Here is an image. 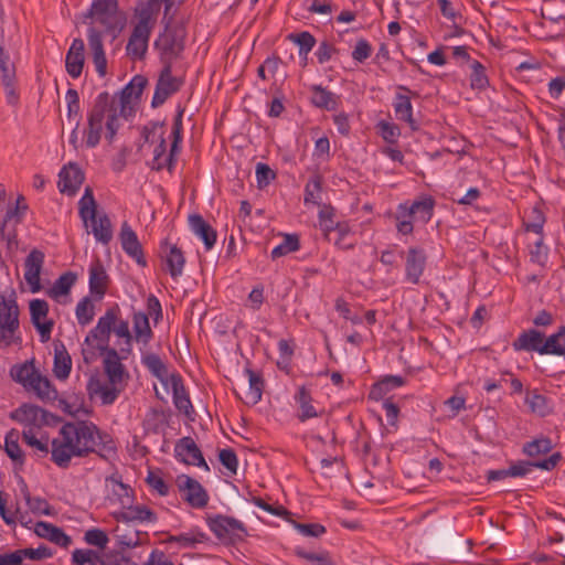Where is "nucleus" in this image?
Segmentation results:
<instances>
[{"mask_svg":"<svg viewBox=\"0 0 565 565\" xmlns=\"http://www.w3.org/2000/svg\"><path fill=\"white\" fill-rule=\"evenodd\" d=\"M89 19L87 30L88 46L93 63L100 77L107 74V58L104 51L103 39L111 35L116 39L126 23V15L119 10L118 0H93L90 8L84 13Z\"/></svg>","mask_w":565,"mask_h":565,"instance_id":"nucleus-1","label":"nucleus"},{"mask_svg":"<svg viewBox=\"0 0 565 565\" xmlns=\"http://www.w3.org/2000/svg\"><path fill=\"white\" fill-rule=\"evenodd\" d=\"M61 435H68L73 440L76 452L75 457H86L96 454L105 460L117 455V446L113 437L102 431L97 425L89 420L66 423L60 429Z\"/></svg>","mask_w":565,"mask_h":565,"instance_id":"nucleus-2","label":"nucleus"},{"mask_svg":"<svg viewBox=\"0 0 565 565\" xmlns=\"http://www.w3.org/2000/svg\"><path fill=\"white\" fill-rule=\"evenodd\" d=\"M120 309L118 305L108 308L104 316L98 319L94 329H92L85 339V342L90 344V340H96V349L100 354H105L104 370L109 380V383L115 385L122 381L125 374V366L122 365L121 358L116 349L110 348L109 335L113 326L118 321Z\"/></svg>","mask_w":565,"mask_h":565,"instance_id":"nucleus-3","label":"nucleus"},{"mask_svg":"<svg viewBox=\"0 0 565 565\" xmlns=\"http://www.w3.org/2000/svg\"><path fill=\"white\" fill-rule=\"evenodd\" d=\"M113 110L120 111V107L116 106L115 98L108 92L99 93L87 114V128L84 130V135L88 148H95L100 142L104 121L106 122Z\"/></svg>","mask_w":565,"mask_h":565,"instance_id":"nucleus-4","label":"nucleus"},{"mask_svg":"<svg viewBox=\"0 0 565 565\" xmlns=\"http://www.w3.org/2000/svg\"><path fill=\"white\" fill-rule=\"evenodd\" d=\"M186 29L182 22L167 24L153 46L159 52L162 66L173 67L174 61L182 57L185 49Z\"/></svg>","mask_w":565,"mask_h":565,"instance_id":"nucleus-5","label":"nucleus"},{"mask_svg":"<svg viewBox=\"0 0 565 565\" xmlns=\"http://www.w3.org/2000/svg\"><path fill=\"white\" fill-rule=\"evenodd\" d=\"M436 201L431 195H422L411 205L401 203L395 214L396 230L402 235H411L414 231L412 217H417L424 224L428 223L433 215Z\"/></svg>","mask_w":565,"mask_h":565,"instance_id":"nucleus-6","label":"nucleus"},{"mask_svg":"<svg viewBox=\"0 0 565 565\" xmlns=\"http://www.w3.org/2000/svg\"><path fill=\"white\" fill-rule=\"evenodd\" d=\"M159 6L157 0H151L139 12V22L135 25L126 46L127 55L134 60H142L146 55L152 28L151 14Z\"/></svg>","mask_w":565,"mask_h":565,"instance_id":"nucleus-7","label":"nucleus"},{"mask_svg":"<svg viewBox=\"0 0 565 565\" xmlns=\"http://www.w3.org/2000/svg\"><path fill=\"white\" fill-rule=\"evenodd\" d=\"M110 480L116 483L120 492H117L119 497L126 498V500L121 499L122 511L116 514L117 521L121 522H156L157 514L147 508L146 505H131L132 499L130 497L131 488L125 484L120 479L115 476L110 477Z\"/></svg>","mask_w":565,"mask_h":565,"instance_id":"nucleus-8","label":"nucleus"},{"mask_svg":"<svg viewBox=\"0 0 565 565\" xmlns=\"http://www.w3.org/2000/svg\"><path fill=\"white\" fill-rule=\"evenodd\" d=\"M206 522L209 529L223 542L235 543L237 541H244L247 536L245 525L235 518L216 514L209 516Z\"/></svg>","mask_w":565,"mask_h":565,"instance_id":"nucleus-9","label":"nucleus"},{"mask_svg":"<svg viewBox=\"0 0 565 565\" xmlns=\"http://www.w3.org/2000/svg\"><path fill=\"white\" fill-rule=\"evenodd\" d=\"M10 418L28 428H41L42 426L51 425L60 422V417L50 413L49 411L34 405L24 403L10 413Z\"/></svg>","mask_w":565,"mask_h":565,"instance_id":"nucleus-10","label":"nucleus"},{"mask_svg":"<svg viewBox=\"0 0 565 565\" xmlns=\"http://www.w3.org/2000/svg\"><path fill=\"white\" fill-rule=\"evenodd\" d=\"M172 68L173 67H170L169 65L162 66L151 100L152 108H158L163 105L171 95L179 92L183 86V78L173 76Z\"/></svg>","mask_w":565,"mask_h":565,"instance_id":"nucleus-11","label":"nucleus"},{"mask_svg":"<svg viewBox=\"0 0 565 565\" xmlns=\"http://www.w3.org/2000/svg\"><path fill=\"white\" fill-rule=\"evenodd\" d=\"M183 500L192 508L202 509L209 503V494L202 484L188 475H180L175 480Z\"/></svg>","mask_w":565,"mask_h":565,"instance_id":"nucleus-12","label":"nucleus"},{"mask_svg":"<svg viewBox=\"0 0 565 565\" xmlns=\"http://www.w3.org/2000/svg\"><path fill=\"white\" fill-rule=\"evenodd\" d=\"M174 456L178 460L185 465L198 466L205 471H210L201 449L198 447L192 437L186 436L179 439L174 446Z\"/></svg>","mask_w":565,"mask_h":565,"instance_id":"nucleus-13","label":"nucleus"},{"mask_svg":"<svg viewBox=\"0 0 565 565\" xmlns=\"http://www.w3.org/2000/svg\"><path fill=\"white\" fill-rule=\"evenodd\" d=\"M19 328V307L13 297L7 299L0 294V329L2 331V339L7 340V344L11 341L8 340V334H13Z\"/></svg>","mask_w":565,"mask_h":565,"instance_id":"nucleus-14","label":"nucleus"},{"mask_svg":"<svg viewBox=\"0 0 565 565\" xmlns=\"http://www.w3.org/2000/svg\"><path fill=\"white\" fill-rule=\"evenodd\" d=\"M31 322L40 334L41 342H46L51 338L54 327L52 320L42 321L49 315V303L43 299H33L29 303Z\"/></svg>","mask_w":565,"mask_h":565,"instance_id":"nucleus-15","label":"nucleus"},{"mask_svg":"<svg viewBox=\"0 0 565 565\" xmlns=\"http://www.w3.org/2000/svg\"><path fill=\"white\" fill-rule=\"evenodd\" d=\"M119 241L121 244V248L129 257L135 259L139 266H147V259L145 257L143 249L139 242V238L127 221L122 222L121 224L119 232Z\"/></svg>","mask_w":565,"mask_h":565,"instance_id":"nucleus-16","label":"nucleus"},{"mask_svg":"<svg viewBox=\"0 0 565 565\" xmlns=\"http://www.w3.org/2000/svg\"><path fill=\"white\" fill-rule=\"evenodd\" d=\"M426 263L427 255L424 248L416 246L409 247L406 252L405 259V279L413 285H418L424 274Z\"/></svg>","mask_w":565,"mask_h":565,"instance_id":"nucleus-17","label":"nucleus"},{"mask_svg":"<svg viewBox=\"0 0 565 565\" xmlns=\"http://www.w3.org/2000/svg\"><path fill=\"white\" fill-rule=\"evenodd\" d=\"M85 180V174L75 162L65 164L58 173L57 186L61 193L75 195Z\"/></svg>","mask_w":565,"mask_h":565,"instance_id":"nucleus-18","label":"nucleus"},{"mask_svg":"<svg viewBox=\"0 0 565 565\" xmlns=\"http://www.w3.org/2000/svg\"><path fill=\"white\" fill-rule=\"evenodd\" d=\"M28 209L29 206L25 203V198L20 194L17 198L15 206L7 210L3 221L0 223V239L7 241L9 246L12 243H17V230L12 228L7 231V224L12 218L15 220V224L21 223Z\"/></svg>","mask_w":565,"mask_h":565,"instance_id":"nucleus-19","label":"nucleus"},{"mask_svg":"<svg viewBox=\"0 0 565 565\" xmlns=\"http://www.w3.org/2000/svg\"><path fill=\"white\" fill-rule=\"evenodd\" d=\"M45 255L42 250L34 248L26 256L24 262V279L30 285L32 292H39L41 286V271L43 268Z\"/></svg>","mask_w":565,"mask_h":565,"instance_id":"nucleus-20","label":"nucleus"},{"mask_svg":"<svg viewBox=\"0 0 565 565\" xmlns=\"http://www.w3.org/2000/svg\"><path fill=\"white\" fill-rule=\"evenodd\" d=\"M62 439L52 440L51 460L60 468L70 467L72 457H75V446L68 435H61Z\"/></svg>","mask_w":565,"mask_h":565,"instance_id":"nucleus-21","label":"nucleus"},{"mask_svg":"<svg viewBox=\"0 0 565 565\" xmlns=\"http://www.w3.org/2000/svg\"><path fill=\"white\" fill-rule=\"evenodd\" d=\"M85 63V43L83 39L76 38L73 40L66 56L65 68L72 78H78L83 72Z\"/></svg>","mask_w":565,"mask_h":565,"instance_id":"nucleus-22","label":"nucleus"},{"mask_svg":"<svg viewBox=\"0 0 565 565\" xmlns=\"http://www.w3.org/2000/svg\"><path fill=\"white\" fill-rule=\"evenodd\" d=\"M170 384L172 387L173 404L179 412H182L186 417L192 419L194 408L191 403L189 393L183 384L182 376L179 373L170 375Z\"/></svg>","mask_w":565,"mask_h":565,"instance_id":"nucleus-23","label":"nucleus"},{"mask_svg":"<svg viewBox=\"0 0 565 565\" xmlns=\"http://www.w3.org/2000/svg\"><path fill=\"white\" fill-rule=\"evenodd\" d=\"M161 249L164 253L168 273L173 279H177L182 275L185 264L183 252L177 245L169 244L168 241L161 244Z\"/></svg>","mask_w":565,"mask_h":565,"instance_id":"nucleus-24","label":"nucleus"},{"mask_svg":"<svg viewBox=\"0 0 565 565\" xmlns=\"http://www.w3.org/2000/svg\"><path fill=\"white\" fill-rule=\"evenodd\" d=\"M298 405L297 418L299 422L305 423L311 418L318 417L323 413V409L318 411L313 405V399L310 391L306 386H299L294 396Z\"/></svg>","mask_w":565,"mask_h":565,"instance_id":"nucleus-25","label":"nucleus"},{"mask_svg":"<svg viewBox=\"0 0 565 565\" xmlns=\"http://www.w3.org/2000/svg\"><path fill=\"white\" fill-rule=\"evenodd\" d=\"M189 225L191 231L202 239L205 249L211 250L216 243V231L200 214L190 215Z\"/></svg>","mask_w":565,"mask_h":565,"instance_id":"nucleus-26","label":"nucleus"},{"mask_svg":"<svg viewBox=\"0 0 565 565\" xmlns=\"http://www.w3.org/2000/svg\"><path fill=\"white\" fill-rule=\"evenodd\" d=\"M86 390L89 398L99 395L103 405L114 404L120 393L119 390L115 387V385L102 383L99 377L96 375H92L88 379Z\"/></svg>","mask_w":565,"mask_h":565,"instance_id":"nucleus-27","label":"nucleus"},{"mask_svg":"<svg viewBox=\"0 0 565 565\" xmlns=\"http://www.w3.org/2000/svg\"><path fill=\"white\" fill-rule=\"evenodd\" d=\"M544 340V333L536 329H529L519 334V337L512 342L514 351H526L537 352L542 354V343Z\"/></svg>","mask_w":565,"mask_h":565,"instance_id":"nucleus-28","label":"nucleus"},{"mask_svg":"<svg viewBox=\"0 0 565 565\" xmlns=\"http://www.w3.org/2000/svg\"><path fill=\"white\" fill-rule=\"evenodd\" d=\"M108 275L99 258H96L89 267V290L90 294L103 298L108 286Z\"/></svg>","mask_w":565,"mask_h":565,"instance_id":"nucleus-29","label":"nucleus"},{"mask_svg":"<svg viewBox=\"0 0 565 565\" xmlns=\"http://www.w3.org/2000/svg\"><path fill=\"white\" fill-rule=\"evenodd\" d=\"M148 85V78L143 75H135L131 81L121 89L119 96L120 113H124L126 107L132 99H139L145 87Z\"/></svg>","mask_w":565,"mask_h":565,"instance_id":"nucleus-30","label":"nucleus"},{"mask_svg":"<svg viewBox=\"0 0 565 565\" xmlns=\"http://www.w3.org/2000/svg\"><path fill=\"white\" fill-rule=\"evenodd\" d=\"M34 533L43 539H46L58 546L66 547L71 544L72 540L65 532L51 523L39 521L35 523Z\"/></svg>","mask_w":565,"mask_h":565,"instance_id":"nucleus-31","label":"nucleus"},{"mask_svg":"<svg viewBox=\"0 0 565 565\" xmlns=\"http://www.w3.org/2000/svg\"><path fill=\"white\" fill-rule=\"evenodd\" d=\"M310 102L313 106L326 110H335L339 105L340 97L321 85H312L310 87Z\"/></svg>","mask_w":565,"mask_h":565,"instance_id":"nucleus-32","label":"nucleus"},{"mask_svg":"<svg viewBox=\"0 0 565 565\" xmlns=\"http://www.w3.org/2000/svg\"><path fill=\"white\" fill-rule=\"evenodd\" d=\"M405 384V377L401 375H385L374 383L370 390L369 398L374 401L382 399L390 391L401 387Z\"/></svg>","mask_w":565,"mask_h":565,"instance_id":"nucleus-33","label":"nucleus"},{"mask_svg":"<svg viewBox=\"0 0 565 565\" xmlns=\"http://www.w3.org/2000/svg\"><path fill=\"white\" fill-rule=\"evenodd\" d=\"M39 373L40 372L34 366L33 360L25 361L22 364H14L10 369L12 380L21 384L26 391L33 381H35V376H38Z\"/></svg>","mask_w":565,"mask_h":565,"instance_id":"nucleus-34","label":"nucleus"},{"mask_svg":"<svg viewBox=\"0 0 565 565\" xmlns=\"http://www.w3.org/2000/svg\"><path fill=\"white\" fill-rule=\"evenodd\" d=\"M19 437L17 429L13 428L8 431L4 438V451L15 466L22 468L25 462V455L19 445Z\"/></svg>","mask_w":565,"mask_h":565,"instance_id":"nucleus-35","label":"nucleus"},{"mask_svg":"<svg viewBox=\"0 0 565 565\" xmlns=\"http://www.w3.org/2000/svg\"><path fill=\"white\" fill-rule=\"evenodd\" d=\"M524 402L532 413L541 417H545L553 412L551 399L540 394L537 390L527 392Z\"/></svg>","mask_w":565,"mask_h":565,"instance_id":"nucleus-36","label":"nucleus"},{"mask_svg":"<svg viewBox=\"0 0 565 565\" xmlns=\"http://www.w3.org/2000/svg\"><path fill=\"white\" fill-rule=\"evenodd\" d=\"M393 106L399 120L407 122L412 130H418V125L413 118V106L409 96L396 94Z\"/></svg>","mask_w":565,"mask_h":565,"instance_id":"nucleus-37","label":"nucleus"},{"mask_svg":"<svg viewBox=\"0 0 565 565\" xmlns=\"http://www.w3.org/2000/svg\"><path fill=\"white\" fill-rule=\"evenodd\" d=\"M28 391L34 392L38 398L43 402H53L57 399V390L51 381L46 376L41 375V373L35 376V381H33Z\"/></svg>","mask_w":565,"mask_h":565,"instance_id":"nucleus-38","label":"nucleus"},{"mask_svg":"<svg viewBox=\"0 0 565 565\" xmlns=\"http://www.w3.org/2000/svg\"><path fill=\"white\" fill-rule=\"evenodd\" d=\"M287 40L298 45L299 56L303 62V66H306L308 63V54L317 43L316 38L308 31H301L289 33Z\"/></svg>","mask_w":565,"mask_h":565,"instance_id":"nucleus-39","label":"nucleus"},{"mask_svg":"<svg viewBox=\"0 0 565 565\" xmlns=\"http://www.w3.org/2000/svg\"><path fill=\"white\" fill-rule=\"evenodd\" d=\"M132 324L136 340L148 344L153 338L148 315L143 311H135L132 315Z\"/></svg>","mask_w":565,"mask_h":565,"instance_id":"nucleus-40","label":"nucleus"},{"mask_svg":"<svg viewBox=\"0 0 565 565\" xmlns=\"http://www.w3.org/2000/svg\"><path fill=\"white\" fill-rule=\"evenodd\" d=\"M245 373L248 376L249 383L245 403L247 405H256L262 399L265 381L260 373H256L249 367L245 369Z\"/></svg>","mask_w":565,"mask_h":565,"instance_id":"nucleus-41","label":"nucleus"},{"mask_svg":"<svg viewBox=\"0 0 565 565\" xmlns=\"http://www.w3.org/2000/svg\"><path fill=\"white\" fill-rule=\"evenodd\" d=\"M142 364L148 369V371L157 377L161 383L167 384L168 380L170 381V376L168 374V369L161 358L156 353H147L141 358Z\"/></svg>","mask_w":565,"mask_h":565,"instance_id":"nucleus-42","label":"nucleus"},{"mask_svg":"<svg viewBox=\"0 0 565 565\" xmlns=\"http://www.w3.org/2000/svg\"><path fill=\"white\" fill-rule=\"evenodd\" d=\"M542 354L565 355V326L543 340Z\"/></svg>","mask_w":565,"mask_h":565,"instance_id":"nucleus-43","label":"nucleus"},{"mask_svg":"<svg viewBox=\"0 0 565 565\" xmlns=\"http://www.w3.org/2000/svg\"><path fill=\"white\" fill-rule=\"evenodd\" d=\"M72 370V359L63 344L55 348L53 372L56 379L66 380Z\"/></svg>","mask_w":565,"mask_h":565,"instance_id":"nucleus-44","label":"nucleus"},{"mask_svg":"<svg viewBox=\"0 0 565 565\" xmlns=\"http://www.w3.org/2000/svg\"><path fill=\"white\" fill-rule=\"evenodd\" d=\"M76 280L77 275L73 271L62 274L47 290L49 297L56 299L60 296L68 295Z\"/></svg>","mask_w":565,"mask_h":565,"instance_id":"nucleus-45","label":"nucleus"},{"mask_svg":"<svg viewBox=\"0 0 565 565\" xmlns=\"http://www.w3.org/2000/svg\"><path fill=\"white\" fill-rule=\"evenodd\" d=\"M90 222H92V232H93L95 238L98 242L107 245L113 238V228H111L110 218L106 214H103L98 217L96 215L95 220L90 221Z\"/></svg>","mask_w":565,"mask_h":565,"instance_id":"nucleus-46","label":"nucleus"},{"mask_svg":"<svg viewBox=\"0 0 565 565\" xmlns=\"http://www.w3.org/2000/svg\"><path fill=\"white\" fill-rule=\"evenodd\" d=\"M79 216L85 224L88 221H94L97 214V204L90 186H86L84 195L78 202Z\"/></svg>","mask_w":565,"mask_h":565,"instance_id":"nucleus-47","label":"nucleus"},{"mask_svg":"<svg viewBox=\"0 0 565 565\" xmlns=\"http://www.w3.org/2000/svg\"><path fill=\"white\" fill-rule=\"evenodd\" d=\"M21 491L23 493V498L25 500L28 508L35 514L52 515L53 509L50 505V503L43 498L31 497L26 483L23 480H21Z\"/></svg>","mask_w":565,"mask_h":565,"instance_id":"nucleus-48","label":"nucleus"},{"mask_svg":"<svg viewBox=\"0 0 565 565\" xmlns=\"http://www.w3.org/2000/svg\"><path fill=\"white\" fill-rule=\"evenodd\" d=\"M337 238L334 239V245L339 249L343 250H350L353 249L356 245L355 239H351V236L353 235L352 227L350 226L349 222H338L337 223Z\"/></svg>","mask_w":565,"mask_h":565,"instance_id":"nucleus-49","label":"nucleus"},{"mask_svg":"<svg viewBox=\"0 0 565 565\" xmlns=\"http://www.w3.org/2000/svg\"><path fill=\"white\" fill-rule=\"evenodd\" d=\"M205 541H209V536L199 530H191L190 532L181 533L179 535H171L168 539V542H175L183 547H193L196 543H203Z\"/></svg>","mask_w":565,"mask_h":565,"instance_id":"nucleus-50","label":"nucleus"},{"mask_svg":"<svg viewBox=\"0 0 565 565\" xmlns=\"http://www.w3.org/2000/svg\"><path fill=\"white\" fill-rule=\"evenodd\" d=\"M470 86L472 89L484 90L489 85L486 67L477 60L470 63Z\"/></svg>","mask_w":565,"mask_h":565,"instance_id":"nucleus-51","label":"nucleus"},{"mask_svg":"<svg viewBox=\"0 0 565 565\" xmlns=\"http://www.w3.org/2000/svg\"><path fill=\"white\" fill-rule=\"evenodd\" d=\"M553 448L552 440L548 437L536 438L532 441L523 445V454L529 457H536L539 455H545Z\"/></svg>","mask_w":565,"mask_h":565,"instance_id":"nucleus-52","label":"nucleus"},{"mask_svg":"<svg viewBox=\"0 0 565 565\" xmlns=\"http://www.w3.org/2000/svg\"><path fill=\"white\" fill-rule=\"evenodd\" d=\"M300 248V239L297 234H286L284 241L271 250V258L276 259Z\"/></svg>","mask_w":565,"mask_h":565,"instance_id":"nucleus-53","label":"nucleus"},{"mask_svg":"<svg viewBox=\"0 0 565 565\" xmlns=\"http://www.w3.org/2000/svg\"><path fill=\"white\" fill-rule=\"evenodd\" d=\"M322 190V177L320 174H315L310 178L305 186V198L303 201L306 204L313 203L320 205V193Z\"/></svg>","mask_w":565,"mask_h":565,"instance_id":"nucleus-54","label":"nucleus"},{"mask_svg":"<svg viewBox=\"0 0 565 565\" xmlns=\"http://www.w3.org/2000/svg\"><path fill=\"white\" fill-rule=\"evenodd\" d=\"M72 561L75 565H95L99 563L100 565H106L99 552L94 550H75L72 554Z\"/></svg>","mask_w":565,"mask_h":565,"instance_id":"nucleus-55","label":"nucleus"},{"mask_svg":"<svg viewBox=\"0 0 565 565\" xmlns=\"http://www.w3.org/2000/svg\"><path fill=\"white\" fill-rule=\"evenodd\" d=\"M76 318L81 326L90 323L94 319V305L89 297H84L76 306Z\"/></svg>","mask_w":565,"mask_h":565,"instance_id":"nucleus-56","label":"nucleus"},{"mask_svg":"<svg viewBox=\"0 0 565 565\" xmlns=\"http://www.w3.org/2000/svg\"><path fill=\"white\" fill-rule=\"evenodd\" d=\"M529 221H524V226L527 232H534L539 235H542L543 225L545 223V216L542 210L539 206L532 207L529 214Z\"/></svg>","mask_w":565,"mask_h":565,"instance_id":"nucleus-57","label":"nucleus"},{"mask_svg":"<svg viewBox=\"0 0 565 565\" xmlns=\"http://www.w3.org/2000/svg\"><path fill=\"white\" fill-rule=\"evenodd\" d=\"M84 541L88 545L96 546L99 550H105L109 543V537L104 530L93 527L85 532Z\"/></svg>","mask_w":565,"mask_h":565,"instance_id":"nucleus-58","label":"nucleus"},{"mask_svg":"<svg viewBox=\"0 0 565 565\" xmlns=\"http://www.w3.org/2000/svg\"><path fill=\"white\" fill-rule=\"evenodd\" d=\"M0 77L1 81L8 82L10 78H15L14 63L11 62L9 52L2 45H0Z\"/></svg>","mask_w":565,"mask_h":565,"instance_id":"nucleus-59","label":"nucleus"},{"mask_svg":"<svg viewBox=\"0 0 565 565\" xmlns=\"http://www.w3.org/2000/svg\"><path fill=\"white\" fill-rule=\"evenodd\" d=\"M168 414L161 408H151L145 418V424L149 429L157 431L167 423Z\"/></svg>","mask_w":565,"mask_h":565,"instance_id":"nucleus-60","label":"nucleus"},{"mask_svg":"<svg viewBox=\"0 0 565 565\" xmlns=\"http://www.w3.org/2000/svg\"><path fill=\"white\" fill-rule=\"evenodd\" d=\"M256 181L258 189L266 188L273 180L276 179V172L266 163L258 162L256 164Z\"/></svg>","mask_w":565,"mask_h":565,"instance_id":"nucleus-61","label":"nucleus"},{"mask_svg":"<svg viewBox=\"0 0 565 565\" xmlns=\"http://www.w3.org/2000/svg\"><path fill=\"white\" fill-rule=\"evenodd\" d=\"M218 460L231 473H236L238 459L236 452L232 448L221 449L218 451Z\"/></svg>","mask_w":565,"mask_h":565,"instance_id":"nucleus-62","label":"nucleus"},{"mask_svg":"<svg viewBox=\"0 0 565 565\" xmlns=\"http://www.w3.org/2000/svg\"><path fill=\"white\" fill-rule=\"evenodd\" d=\"M372 45L367 40L361 38L356 41L354 49L352 51V58L358 63H363L367 60L372 54Z\"/></svg>","mask_w":565,"mask_h":565,"instance_id":"nucleus-63","label":"nucleus"},{"mask_svg":"<svg viewBox=\"0 0 565 565\" xmlns=\"http://www.w3.org/2000/svg\"><path fill=\"white\" fill-rule=\"evenodd\" d=\"M377 126L380 128L381 137L387 143H396L397 142V138L401 135V129L397 125L387 122V121H380Z\"/></svg>","mask_w":565,"mask_h":565,"instance_id":"nucleus-64","label":"nucleus"}]
</instances>
